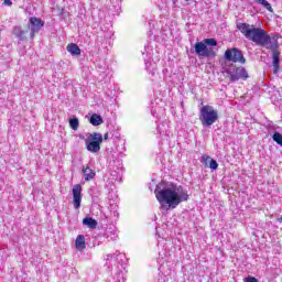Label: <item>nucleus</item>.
I'll return each instance as SVG.
<instances>
[{"instance_id":"c85d7f7f","label":"nucleus","mask_w":282,"mask_h":282,"mask_svg":"<svg viewBox=\"0 0 282 282\" xmlns=\"http://www.w3.org/2000/svg\"><path fill=\"white\" fill-rule=\"evenodd\" d=\"M104 140H109V132H106V133L104 134L102 141H104Z\"/></svg>"},{"instance_id":"a211bd4d","label":"nucleus","mask_w":282,"mask_h":282,"mask_svg":"<svg viewBox=\"0 0 282 282\" xmlns=\"http://www.w3.org/2000/svg\"><path fill=\"white\" fill-rule=\"evenodd\" d=\"M105 235L107 239H110V241H116L118 239V232L111 228L106 230Z\"/></svg>"},{"instance_id":"aec40b11","label":"nucleus","mask_w":282,"mask_h":282,"mask_svg":"<svg viewBox=\"0 0 282 282\" xmlns=\"http://www.w3.org/2000/svg\"><path fill=\"white\" fill-rule=\"evenodd\" d=\"M254 2L259 3L260 6H263L265 10H268L269 12H274V10L272 9V4H270L268 0H254Z\"/></svg>"},{"instance_id":"4468645a","label":"nucleus","mask_w":282,"mask_h":282,"mask_svg":"<svg viewBox=\"0 0 282 282\" xmlns=\"http://www.w3.org/2000/svg\"><path fill=\"white\" fill-rule=\"evenodd\" d=\"M66 50L72 56H80V47L76 43L68 44Z\"/></svg>"},{"instance_id":"9b49d317","label":"nucleus","mask_w":282,"mask_h":282,"mask_svg":"<svg viewBox=\"0 0 282 282\" xmlns=\"http://www.w3.org/2000/svg\"><path fill=\"white\" fill-rule=\"evenodd\" d=\"M75 248L76 250H79L80 252H83V250H85V248H87V243L85 242V236L83 235H78L76 240H75Z\"/></svg>"},{"instance_id":"20e7f679","label":"nucleus","mask_w":282,"mask_h":282,"mask_svg":"<svg viewBox=\"0 0 282 282\" xmlns=\"http://www.w3.org/2000/svg\"><path fill=\"white\" fill-rule=\"evenodd\" d=\"M225 74H227V78H229L230 83H237L239 80H248L250 75H248V70L243 66H237L235 64H226L223 67Z\"/></svg>"},{"instance_id":"b1692460","label":"nucleus","mask_w":282,"mask_h":282,"mask_svg":"<svg viewBox=\"0 0 282 282\" xmlns=\"http://www.w3.org/2000/svg\"><path fill=\"white\" fill-rule=\"evenodd\" d=\"M151 65H153V64H151V62H147L145 61V69H147V72H149V74H151L152 76H155V68H153L151 70Z\"/></svg>"},{"instance_id":"9d476101","label":"nucleus","mask_w":282,"mask_h":282,"mask_svg":"<svg viewBox=\"0 0 282 282\" xmlns=\"http://www.w3.org/2000/svg\"><path fill=\"white\" fill-rule=\"evenodd\" d=\"M82 173L84 175L85 182H91L96 177V171L89 167V165H83Z\"/></svg>"},{"instance_id":"f257e3e1","label":"nucleus","mask_w":282,"mask_h":282,"mask_svg":"<svg viewBox=\"0 0 282 282\" xmlns=\"http://www.w3.org/2000/svg\"><path fill=\"white\" fill-rule=\"evenodd\" d=\"M237 30L248 39V41H252L259 47H265V50L271 51V58L273 65V74H279L281 69V51H279V39H281L280 34L269 35L267 30L261 28H256L248 23H238Z\"/></svg>"},{"instance_id":"ddd939ff","label":"nucleus","mask_w":282,"mask_h":282,"mask_svg":"<svg viewBox=\"0 0 282 282\" xmlns=\"http://www.w3.org/2000/svg\"><path fill=\"white\" fill-rule=\"evenodd\" d=\"M89 122H90V124H93V127H100V124H102V122H105V120H102V116H100L98 113H93L90 116Z\"/></svg>"},{"instance_id":"6e6552de","label":"nucleus","mask_w":282,"mask_h":282,"mask_svg":"<svg viewBox=\"0 0 282 282\" xmlns=\"http://www.w3.org/2000/svg\"><path fill=\"white\" fill-rule=\"evenodd\" d=\"M45 28V21L41 20V18L31 17L29 19L28 29L30 30L31 39H34L36 34L41 32Z\"/></svg>"},{"instance_id":"423d86ee","label":"nucleus","mask_w":282,"mask_h":282,"mask_svg":"<svg viewBox=\"0 0 282 282\" xmlns=\"http://www.w3.org/2000/svg\"><path fill=\"white\" fill-rule=\"evenodd\" d=\"M224 58L229 63H240V65H246V57L243 56V52L237 47L226 50Z\"/></svg>"},{"instance_id":"dca6fc26","label":"nucleus","mask_w":282,"mask_h":282,"mask_svg":"<svg viewBox=\"0 0 282 282\" xmlns=\"http://www.w3.org/2000/svg\"><path fill=\"white\" fill-rule=\"evenodd\" d=\"M127 281V278L124 276V272H118L116 276L111 275L109 276L106 282H124Z\"/></svg>"},{"instance_id":"f3484780","label":"nucleus","mask_w":282,"mask_h":282,"mask_svg":"<svg viewBox=\"0 0 282 282\" xmlns=\"http://www.w3.org/2000/svg\"><path fill=\"white\" fill-rule=\"evenodd\" d=\"M83 224L84 226H87L88 228H91V229L97 228L98 226V221L91 217L84 218Z\"/></svg>"},{"instance_id":"2eb2a0df","label":"nucleus","mask_w":282,"mask_h":282,"mask_svg":"<svg viewBox=\"0 0 282 282\" xmlns=\"http://www.w3.org/2000/svg\"><path fill=\"white\" fill-rule=\"evenodd\" d=\"M123 259H124V254L113 253V254H107L106 261H117V263H119V265H122Z\"/></svg>"},{"instance_id":"a878e982","label":"nucleus","mask_w":282,"mask_h":282,"mask_svg":"<svg viewBox=\"0 0 282 282\" xmlns=\"http://www.w3.org/2000/svg\"><path fill=\"white\" fill-rule=\"evenodd\" d=\"M243 282H259V279H257L252 275H249V276L243 279Z\"/></svg>"},{"instance_id":"f03ea898","label":"nucleus","mask_w":282,"mask_h":282,"mask_svg":"<svg viewBox=\"0 0 282 282\" xmlns=\"http://www.w3.org/2000/svg\"><path fill=\"white\" fill-rule=\"evenodd\" d=\"M154 193L161 208H166L165 204L170 208H177L182 202H188V191L175 183L162 181L156 185Z\"/></svg>"},{"instance_id":"cd10ccee","label":"nucleus","mask_w":282,"mask_h":282,"mask_svg":"<svg viewBox=\"0 0 282 282\" xmlns=\"http://www.w3.org/2000/svg\"><path fill=\"white\" fill-rule=\"evenodd\" d=\"M3 6H12V0H4Z\"/></svg>"},{"instance_id":"7c9ffc66","label":"nucleus","mask_w":282,"mask_h":282,"mask_svg":"<svg viewBox=\"0 0 282 282\" xmlns=\"http://www.w3.org/2000/svg\"><path fill=\"white\" fill-rule=\"evenodd\" d=\"M185 1H191V0H185Z\"/></svg>"},{"instance_id":"6ab92c4d","label":"nucleus","mask_w":282,"mask_h":282,"mask_svg":"<svg viewBox=\"0 0 282 282\" xmlns=\"http://www.w3.org/2000/svg\"><path fill=\"white\" fill-rule=\"evenodd\" d=\"M69 127L70 129H73V131H78V127H80V121H78V119L75 118H70L69 119Z\"/></svg>"},{"instance_id":"393cba45","label":"nucleus","mask_w":282,"mask_h":282,"mask_svg":"<svg viewBox=\"0 0 282 282\" xmlns=\"http://www.w3.org/2000/svg\"><path fill=\"white\" fill-rule=\"evenodd\" d=\"M210 160H212V158L210 156H208V155H206V154H204L203 156H202V163L204 164V166H207L208 167V162H210Z\"/></svg>"},{"instance_id":"1a4fd4ad","label":"nucleus","mask_w":282,"mask_h":282,"mask_svg":"<svg viewBox=\"0 0 282 282\" xmlns=\"http://www.w3.org/2000/svg\"><path fill=\"white\" fill-rule=\"evenodd\" d=\"M82 202H83V186L80 184H76L73 187V204L76 210L80 208Z\"/></svg>"},{"instance_id":"412c9836","label":"nucleus","mask_w":282,"mask_h":282,"mask_svg":"<svg viewBox=\"0 0 282 282\" xmlns=\"http://www.w3.org/2000/svg\"><path fill=\"white\" fill-rule=\"evenodd\" d=\"M272 139H273V142H276V144L282 147V134L280 132L274 131Z\"/></svg>"},{"instance_id":"5701e85b","label":"nucleus","mask_w":282,"mask_h":282,"mask_svg":"<svg viewBox=\"0 0 282 282\" xmlns=\"http://www.w3.org/2000/svg\"><path fill=\"white\" fill-rule=\"evenodd\" d=\"M207 167L212 169V171H217V169H219V163H217L215 159H210Z\"/></svg>"},{"instance_id":"4be33fe9","label":"nucleus","mask_w":282,"mask_h":282,"mask_svg":"<svg viewBox=\"0 0 282 282\" xmlns=\"http://www.w3.org/2000/svg\"><path fill=\"white\" fill-rule=\"evenodd\" d=\"M204 44L206 47H217V40L215 39H205Z\"/></svg>"},{"instance_id":"7ed1b4c3","label":"nucleus","mask_w":282,"mask_h":282,"mask_svg":"<svg viewBox=\"0 0 282 282\" xmlns=\"http://www.w3.org/2000/svg\"><path fill=\"white\" fill-rule=\"evenodd\" d=\"M198 119L204 129H210L212 124L219 120V111L213 106H203L199 109Z\"/></svg>"},{"instance_id":"0eeeda50","label":"nucleus","mask_w":282,"mask_h":282,"mask_svg":"<svg viewBox=\"0 0 282 282\" xmlns=\"http://www.w3.org/2000/svg\"><path fill=\"white\" fill-rule=\"evenodd\" d=\"M192 54H197V56L204 58H210V56H216V53L213 48H208L204 42H196L194 47L189 50Z\"/></svg>"},{"instance_id":"bb28decb","label":"nucleus","mask_w":282,"mask_h":282,"mask_svg":"<svg viewBox=\"0 0 282 282\" xmlns=\"http://www.w3.org/2000/svg\"><path fill=\"white\" fill-rule=\"evenodd\" d=\"M112 134V138H116L117 140L120 138V132H110Z\"/></svg>"},{"instance_id":"f8f14e48","label":"nucleus","mask_w":282,"mask_h":282,"mask_svg":"<svg viewBox=\"0 0 282 282\" xmlns=\"http://www.w3.org/2000/svg\"><path fill=\"white\" fill-rule=\"evenodd\" d=\"M28 33V31H24L23 29H21V26H14L12 34L15 35V37H18L19 42L21 41H25L26 36L25 34Z\"/></svg>"},{"instance_id":"39448f33","label":"nucleus","mask_w":282,"mask_h":282,"mask_svg":"<svg viewBox=\"0 0 282 282\" xmlns=\"http://www.w3.org/2000/svg\"><path fill=\"white\" fill-rule=\"evenodd\" d=\"M80 140H85L86 149L89 153H98L100 152V144L102 143V133L93 132L86 133L85 137H79Z\"/></svg>"},{"instance_id":"c756f323","label":"nucleus","mask_w":282,"mask_h":282,"mask_svg":"<svg viewBox=\"0 0 282 282\" xmlns=\"http://www.w3.org/2000/svg\"><path fill=\"white\" fill-rule=\"evenodd\" d=\"M172 1H173L174 6H175V3H177V0H172Z\"/></svg>"}]
</instances>
